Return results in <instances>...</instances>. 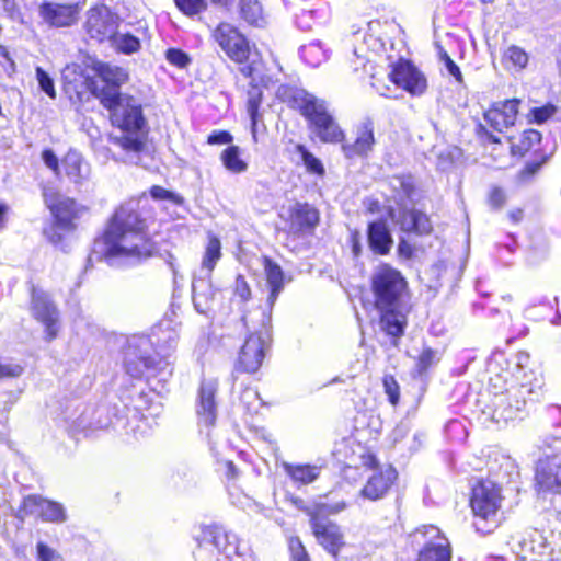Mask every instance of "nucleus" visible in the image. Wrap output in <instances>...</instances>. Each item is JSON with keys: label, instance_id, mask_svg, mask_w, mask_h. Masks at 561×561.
<instances>
[{"label": "nucleus", "instance_id": "nucleus-1", "mask_svg": "<svg viewBox=\"0 0 561 561\" xmlns=\"http://www.w3.org/2000/svg\"><path fill=\"white\" fill-rule=\"evenodd\" d=\"M102 247L104 257L112 263L116 259L141 260L152 255L153 244L145 232V221L138 213V203L129 201L113 215L103 239L96 241Z\"/></svg>", "mask_w": 561, "mask_h": 561}, {"label": "nucleus", "instance_id": "nucleus-2", "mask_svg": "<svg viewBox=\"0 0 561 561\" xmlns=\"http://www.w3.org/2000/svg\"><path fill=\"white\" fill-rule=\"evenodd\" d=\"M176 344L178 334L172 330L161 331V335L154 341L145 335L130 337L124 355L126 373L135 379H158L159 382H165L173 371L167 357L175 350Z\"/></svg>", "mask_w": 561, "mask_h": 561}, {"label": "nucleus", "instance_id": "nucleus-3", "mask_svg": "<svg viewBox=\"0 0 561 561\" xmlns=\"http://www.w3.org/2000/svg\"><path fill=\"white\" fill-rule=\"evenodd\" d=\"M101 104L108 110L112 125L119 130L111 137L113 144L126 152L131 163L138 164L147 138V122L140 102L112 89L101 96Z\"/></svg>", "mask_w": 561, "mask_h": 561}, {"label": "nucleus", "instance_id": "nucleus-4", "mask_svg": "<svg viewBox=\"0 0 561 561\" xmlns=\"http://www.w3.org/2000/svg\"><path fill=\"white\" fill-rule=\"evenodd\" d=\"M276 96L291 108L298 110L308 121L311 131L322 142H340L344 139V133L329 112L324 100L291 84H280Z\"/></svg>", "mask_w": 561, "mask_h": 561}, {"label": "nucleus", "instance_id": "nucleus-5", "mask_svg": "<svg viewBox=\"0 0 561 561\" xmlns=\"http://www.w3.org/2000/svg\"><path fill=\"white\" fill-rule=\"evenodd\" d=\"M500 376L490 378V388L493 393L492 417L496 423L522 420L533 404L543 398V378L541 376H524L520 383L502 389L497 385Z\"/></svg>", "mask_w": 561, "mask_h": 561}, {"label": "nucleus", "instance_id": "nucleus-6", "mask_svg": "<svg viewBox=\"0 0 561 561\" xmlns=\"http://www.w3.org/2000/svg\"><path fill=\"white\" fill-rule=\"evenodd\" d=\"M242 321L250 335L244 341L238 359L234 364V370L238 373L254 374L262 366L265 352L272 337V321L268 325L262 324V317L249 312L242 317Z\"/></svg>", "mask_w": 561, "mask_h": 561}, {"label": "nucleus", "instance_id": "nucleus-7", "mask_svg": "<svg viewBox=\"0 0 561 561\" xmlns=\"http://www.w3.org/2000/svg\"><path fill=\"white\" fill-rule=\"evenodd\" d=\"M371 289L377 309L402 307L408 282L401 272L388 264H381L371 275Z\"/></svg>", "mask_w": 561, "mask_h": 561}, {"label": "nucleus", "instance_id": "nucleus-8", "mask_svg": "<svg viewBox=\"0 0 561 561\" xmlns=\"http://www.w3.org/2000/svg\"><path fill=\"white\" fill-rule=\"evenodd\" d=\"M221 259V242L210 236L203 255L199 274L194 276L192 282L193 304L199 313H206L215 299L210 276L218 261Z\"/></svg>", "mask_w": 561, "mask_h": 561}, {"label": "nucleus", "instance_id": "nucleus-9", "mask_svg": "<svg viewBox=\"0 0 561 561\" xmlns=\"http://www.w3.org/2000/svg\"><path fill=\"white\" fill-rule=\"evenodd\" d=\"M535 480L539 493H561V437L545 442Z\"/></svg>", "mask_w": 561, "mask_h": 561}, {"label": "nucleus", "instance_id": "nucleus-10", "mask_svg": "<svg viewBox=\"0 0 561 561\" xmlns=\"http://www.w3.org/2000/svg\"><path fill=\"white\" fill-rule=\"evenodd\" d=\"M500 503V491L492 482L483 481L472 489L470 505L477 518L474 526L478 531L491 533L497 526Z\"/></svg>", "mask_w": 561, "mask_h": 561}, {"label": "nucleus", "instance_id": "nucleus-11", "mask_svg": "<svg viewBox=\"0 0 561 561\" xmlns=\"http://www.w3.org/2000/svg\"><path fill=\"white\" fill-rule=\"evenodd\" d=\"M411 545L419 549V561H450L448 539L434 525H424L409 535Z\"/></svg>", "mask_w": 561, "mask_h": 561}, {"label": "nucleus", "instance_id": "nucleus-12", "mask_svg": "<svg viewBox=\"0 0 561 561\" xmlns=\"http://www.w3.org/2000/svg\"><path fill=\"white\" fill-rule=\"evenodd\" d=\"M310 516V524L313 535L319 543L331 553L336 561H350L347 558L339 560V551L345 546L342 534L336 524L330 522L327 517L334 511L328 504H319L313 508H307Z\"/></svg>", "mask_w": 561, "mask_h": 561}, {"label": "nucleus", "instance_id": "nucleus-13", "mask_svg": "<svg viewBox=\"0 0 561 561\" xmlns=\"http://www.w3.org/2000/svg\"><path fill=\"white\" fill-rule=\"evenodd\" d=\"M214 38L225 54L234 62L249 60L251 46L248 38L233 25L220 23L214 31Z\"/></svg>", "mask_w": 561, "mask_h": 561}, {"label": "nucleus", "instance_id": "nucleus-14", "mask_svg": "<svg viewBox=\"0 0 561 561\" xmlns=\"http://www.w3.org/2000/svg\"><path fill=\"white\" fill-rule=\"evenodd\" d=\"M119 23L121 18L106 5L94 7L88 11L85 31L92 39L99 43L110 42Z\"/></svg>", "mask_w": 561, "mask_h": 561}, {"label": "nucleus", "instance_id": "nucleus-15", "mask_svg": "<svg viewBox=\"0 0 561 561\" xmlns=\"http://www.w3.org/2000/svg\"><path fill=\"white\" fill-rule=\"evenodd\" d=\"M388 77L392 83L411 95L423 94L427 87L424 75L407 59L401 58L393 64Z\"/></svg>", "mask_w": 561, "mask_h": 561}, {"label": "nucleus", "instance_id": "nucleus-16", "mask_svg": "<svg viewBox=\"0 0 561 561\" xmlns=\"http://www.w3.org/2000/svg\"><path fill=\"white\" fill-rule=\"evenodd\" d=\"M264 273L266 276V285L270 289V293L266 298L265 306L260 307L256 310H253L251 312L262 317L263 325H268L270 322L272 321L273 307H274L279 294L284 289L285 275H284L282 267L268 257L264 259Z\"/></svg>", "mask_w": 561, "mask_h": 561}, {"label": "nucleus", "instance_id": "nucleus-17", "mask_svg": "<svg viewBox=\"0 0 561 561\" xmlns=\"http://www.w3.org/2000/svg\"><path fill=\"white\" fill-rule=\"evenodd\" d=\"M217 392L218 381L216 379L202 380L196 401V414L201 427L209 430L216 423L218 415Z\"/></svg>", "mask_w": 561, "mask_h": 561}, {"label": "nucleus", "instance_id": "nucleus-18", "mask_svg": "<svg viewBox=\"0 0 561 561\" xmlns=\"http://www.w3.org/2000/svg\"><path fill=\"white\" fill-rule=\"evenodd\" d=\"M79 8L73 3L44 1L38 7L39 23L49 28L73 25L78 20Z\"/></svg>", "mask_w": 561, "mask_h": 561}, {"label": "nucleus", "instance_id": "nucleus-19", "mask_svg": "<svg viewBox=\"0 0 561 561\" xmlns=\"http://www.w3.org/2000/svg\"><path fill=\"white\" fill-rule=\"evenodd\" d=\"M32 312L45 327L46 339L48 341L55 339L59 330V312L46 293L33 289Z\"/></svg>", "mask_w": 561, "mask_h": 561}, {"label": "nucleus", "instance_id": "nucleus-20", "mask_svg": "<svg viewBox=\"0 0 561 561\" xmlns=\"http://www.w3.org/2000/svg\"><path fill=\"white\" fill-rule=\"evenodd\" d=\"M22 512L25 515H36L43 520L61 524L67 520V512L59 502L44 499L39 495H28L24 497Z\"/></svg>", "mask_w": 561, "mask_h": 561}, {"label": "nucleus", "instance_id": "nucleus-21", "mask_svg": "<svg viewBox=\"0 0 561 561\" xmlns=\"http://www.w3.org/2000/svg\"><path fill=\"white\" fill-rule=\"evenodd\" d=\"M519 103L518 99L495 102L484 113V121L494 131L503 133L515 124Z\"/></svg>", "mask_w": 561, "mask_h": 561}, {"label": "nucleus", "instance_id": "nucleus-22", "mask_svg": "<svg viewBox=\"0 0 561 561\" xmlns=\"http://www.w3.org/2000/svg\"><path fill=\"white\" fill-rule=\"evenodd\" d=\"M398 473L394 468L388 467L386 470L373 473L360 491V496L370 501L382 499L391 485L397 480Z\"/></svg>", "mask_w": 561, "mask_h": 561}, {"label": "nucleus", "instance_id": "nucleus-23", "mask_svg": "<svg viewBox=\"0 0 561 561\" xmlns=\"http://www.w3.org/2000/svg\"><path fill=\"white\" fill-rule=\"evenodd\" d=\"M396 221L400 225L401 230L405 232L426 234L432 230L428 217L410 207H399Z\"/></svg>", "mask_w": 561, "mask_h": 561}, {"label": "nucleus", "instance_id": "nucleus-24", "mask_svg": "<svg viewBox=\"0 0 561 561\" xmlns=\"http://www.w3.org/2000/svg\"><path fill=\"white\" fill-rule=\"evenodd\" d=\"M46 203L55 217L57 227L62 230H71L72 221L77 217L76 202L69 197L59 196L55 203L48 198H46Z\"/></svg>", "mask_w": 561, "mask_h": 561}, {"label": "nucleus", "instance_id": "nucleus-25", "mask_svg": "<svg viewBox=\"0 0 561 561\" xmlns=\"http://www.w3.org/2000/svg\"><path fill=\"white\" fill-rule=\"evenodd\" d=\"M367 239L370 250L379 255L388 254L393 243L387 224L381 220L368 225Z\"/></svg>", "mask_w": 561, "mask_h": 561}, {"label": "nucleus", "instance_id": "nucleus-26", "mask_svg": "<svg viewBox=\"0 0 561 561\" xmlns=\"http://www.w3.org/2000/svg\"><path fill=\"white\" fill-rule=\"evenodd\" d=\"M224 534L216 529H202L201 535L197 538V547L194 551L196 561H220L219 550L213 547L214 542H217L220 538H224Z\"/></svg>", "mask_w": 561, "mask_h": 561}, {"label": "nucleus", "instance_id": "nucleus-27", "mask_svg": "<svg viewBox=\"0 0 561 561\" xmlns=\"http://www.w3.org/2000/svg\"><path fill=\"white\" fill-rule=\"evenodd\" d=\"M392 198L399 207H412L414 205L415 185L411 175H394L389 181Z\"/></svg>", "mask_w": 561, "mask_h": 561}, {"label": "nucleus", "instance_id": "nucleus-28", "mask_svg": "<svg viewBox=\"0 0 561 561\" xmlns=\"http://www.w3.org/2000/svg\"><path fill=\"white\" fill-rule=\"evenodd\" d=\"M381 313L380 325L381 329L393 339V344L397 345L407 327L405 314L401 311V307L378 309Z\"/></svg>", "mask_w": 561, "mask_h": 561}, {"label": "nucleus", "instance_id": "nucleus-29", "mask_svg": "<svg viewBox=\"0 0 561 561\" xmlns=\"http://www.w3.org/2000/svg\"><path fill=\"white\" fill-rule=\"evenodd\" d=\"M95 70H96L99 77L101 78V80L105 83V85L100 90V92L98 94L100 100H101V96L105 92H107L112 89L115 92H119L118 89H119L121 84H123L128 78L127 72L123 68L117 67V66H112V65L105 64V62H99L95 66Z\"/></svg>", "mask_w": 561, "mask_h": 561}, {"label": "nucleus", "instance_id": "nucleus-30", "mask_svg": "<svg viewBox=\"0 0 561 561\" xmlns=\"http://www.w3.org/2000/svg\"><path fill=\"white\" fill-rule=\"evenodd\" d=\"M319 220L318 210L308 204H297L290 215V231L299 233L316 227Z\"/></svg>", "mask_w": 561, "mask_h": 561}, {"label": "nucleus", "instance_id": "nucleus-31", "mask_svg": "<svg viewBox=\"0 0 561 561\" xmlns=\"http://www.w3.org/2000/svg\"><path fill=\"white\" fill-rule=\"evenodd\" d=\"M285 473L293 480V482L307 485L316 481L321 472V468L312 465H296L283 462L282 465Z\"/></svg>", "mask_w": 561, "mask_h": 561}, {"label": "nucleus", "instance_id": "nucleus-32", "mask_svg": "<svg viewBox=\"0 0 561 561\" xmlns=\"http://www.w3.org/2000/svg\"><path fill=\"white\" fill-rule=\"evenodd\" d=\"M239 12L241 19L251 26L264 27L267 18L259 0H240Z\"/></svg>", "mask_w": 561, "mask_h": 561}, {"label": "nucleus", "instance_id": "nucleus-33", "mask_svg": "<svg viewBox=\"0 0 561 561\" xmlns=\"http://www.w3.org/2000/svg\"><path fill=\"white\" fill-rule=\"evenodd\" d=\"M66 175L73 183H81L87 179L89 165L83 161L82 156L77 151H69L62 160Z\"/></svg>", "mask_w": 561, "mask_h": 561}, {"label": "nucleus", "instance_id": "nucleus-34", "mask_svg": "<svg viewBox=\"0 0 561 561\" xmlns=\"http://www.w3.org/2000/svg\"><path fill=\"white\" fill-rule=\"evenodd\" d=\"M374 145V123L370 118H366L357 128V136L353 141V154L367 156Z\"/></svg>", "mask_w": 561, "mask_h": 561}, {"label": "nucleus", "instance_id": "nucleus-35", "mask_svg": "<svg viewBox=\"0 0 561 561\" xmlns=\"http://www.w3.org/2000/svg\"><path fill=\"white\" fill-rule=\"evenodd\" d=\"M203 529H216L220 533H222L225 536L224 538H220L217 542H214L213 547L216 548V550H219L220 556H225L227 559H232L234 556H239V540L236 536V534L227 531L222 526L219 525H210L205 526Z\"/></svg>", "mask_w": 561, "mask_h": 561}, {"label": "nucleus", "instance_id": "nucleus-36", "mask_svg": "<svg viewBox=\"0 0 561 561\" xmlns=\"http://www.w3.org/2000/svg\"><path fill=\"white\" fill-rule=\"evenodd\" d=\"M301 59L311 67H318L328 58L327 50L318 41L300 47Z\"/></svg>", "mask_w": 561, "mask_h": 561}, {"label": "nucleus", "instance_id": "nucleus-37", "mask_svg": "<svg viewBox=\"0 0 561 561\" xmlns=\"http://www.w3.org/2000/svg\"><path fill=\"white\" fill-rule=\"evenodd\" d=\"M220 159L225 168L232 173H242L248 168L247 162L240 157V149L238 146L227 147L221 152Z\"/></svg>", "mask_w": 561, "mask_h": 561}, {"label": "nucleus", "instance_id": "nucleus-38", "mask_svg": "<svg viewBox=\"0 0 561 561\" xmlns=\"http://www.w3.org/2000/svg\"><path fill=\"white\" fill-rule=\"evenodd\" d=\"M110 44L117 51L126 55L136 53L140 48V41L138 37L131 35L130 33L119 34L117 31L111 38Z\"/></svg>", "mask_w": 561, "mask_h": 561}, {"label": "nucleus", "instance_id": "nucleus-39", "mask_svg": "<svg viewBox=\"0 0 561 561\" xmlns=\"http://www.w3.org/2000/svg\"><path fill=\"white\" fill-rule=\"evenodd\" d=\"M506 65H511L516 71L524 70L529 61L528 54L517 45H510L503 56Z\"/></svg>", "mask_w": 561, "mask_h": 561}, {"label": "nucleus", "instance_id": "nucleus-40", "mask_svg": "<svg viewBox=\"0 0 561 561\" xmlns=\"http://www.w3.org/2000/svg\"><path fill=\"white\" fill-rule=\"evenodd\" d=\"M262 89L259 85L252 84L248 90L247 111L251 119L252 128L256 126L260 118L259 108L262 103Z\"/></svg>", "mask_w": 561, "mask_h": 561}, {"label": "nucleus", "instance_id": "nucleus-41", "mask_svg": "<svg viewBox=\"0 0 561 561\" xmlns=\"http://www.w3.org/2000/svg\"><path fill=\"white\" fill-rule=\"evenodd\" d=\"M439 359L440 357L438 351H435L431 347L423 348L416 360V374L420 377L424 376L431 367L439 362Z\"/></svg>", "mask_w": 561, "mask_h": 561}, {"label": "nucleus", "instance_id": "nucleus-42", "mask_svg": "<svg viewBox=\"0 0 561 561\" xmlns=\"http://www.w3.org/2000/svg\"><path fill=\"white\" fill-rule=\"evenodd\" d=\"M508 543L511 545L512 550L524 560L529 557V551L536 550V548L530 545V540L527 536V529L524 533L512 535Z\"/></svg>", "mask_w": 561, "mask_h": 561}, {"label": "nucleus", "instance_id": "nucleus-43", "mask_svg": "<svg viewBox=\"0 0 561 561\" xmlns=\"http://www.w3.org/2000/svg\"><path fill=\"white\" fill-rule=\"evenodd\" d=\"M175 7L185 16L194 18L207 11V0H174Z\"/></svg>", "mask_w": 561, "mask_h": 561}, {"label": "nucleus", "instance_id": "nucleus-44", "mask_svg": "<svg viewBox=\"0 0 561 561\" xmlns=\"http://www.w3.org/2000/svg\"><path fill=\"white\" fill-rule=\"evenodd\" d=\"M296 150L300 153L301 160L309 173L317 175L324 174V167L322 162L317 157H314L304 145H297Z\"/></svg>", "mask_w": 561, "mask_h": 561}, {"label": "nucleus", "instance_id": "nucleus-45", "mask_svg": "<svg viewBox=\"0 0 561 561\" xmlns=\"http://www.w3.org/2000/svg\"><path fill=\"white\" fill-rule=\"evenodd\" d=\"M557 113V106L547 103L542 106L531 107L527 115L528 122L531 124H543Z\"/></svg>", "mask_w": 561, "mask_h": 561}, {"label": "nucleus", "instance_id": "nucleus-46", "mask_svg": "<svg viewBox=\"0 0 561 561\" xmlns=\"http://www.w3.org/2000/svg\"><path fill=\"white\" fill-rule=\"evenodd\" d=\"M540 141L541 133L536 129H527L523 133L519 144L513 146V150L522 153L528 151L534 145Z\"/></svg>", "mask_w": 561, "mask_h": 561}, {"label": "nucleus", "instance_id": "nucleus-47", "mask_svg": "<svg viewBox=\"0 0 561 561\" xmlns=\"http://www.w3.org/2000/svg\"><path fill=\"white\" fill-rule=\"evenodd\" d=\"M35 73L41 90L50 99H55L56 90L53 78L42 67H36Z\"/></svg>", "mask_w": 561, "mask_h": 561}, {"label": "nucleus", "instance_id": "nucleus-48", "mask_svg": "<svg viewBox=\"0 0 561 561\" xmlns=\"http://www.w3.org/2000/svg\"><path fill=\"white\" fill-rule=\"evenodd\" d=\"M385 392L392 405H396L400 399V387L392 375H385L382 380Z\"/></svg>", "mask_w": 561, "mask_h": 561}, {"label": "nucleus", "instance_id": "nucleus-49", "mask_svg": "<svg viewBox=\"0 0 561 561\" xmlns=\"http://www.w3.org/2000/svg\"><path fill=\"white\" fill-rule=\"evenodd\" d=\"M527 536L530 540V545H533L536 550L529 551L530 556H542L546 550V539L541 531L535 528L527 529Z\"/></svg>", "mask_w": 561, "mask_h": 561}, {"label": "nucleus", "instance_id": "nucleus-50", "mask_svg": "<svg viewBox=\"0 0 561 561\" xmlns=\"http://www.w3.org/2000/svg\"><path fill=\"white\" fill-rule=\"evenodd\" d=\"M358 450L353 449V455L357 454L359 459V465L366 467L368 469H373L378 466V460L376 455L371 451L370 448H366L358 444Z\"/></svg>", "mask_w": 561, "mask_h": 561}, {"label": "nucleus", "instance_id": "nucleus-51", "mask_svg": "<svg viewBox=\"0 0 561 561\" xmlns=\"http://www.w3.org/2000/svg\"><path fill=\"white\" fill-rule=\"evenodd\" d=\"M165 58L171 65L180 68L186 67L191 61L188 55L178 48H169L165 53Z\"/></svg>", "mask_w": 561, "mask_h": 561}, {"label": "nucleus", "instance_id": "nucleus-52", "mask_svg": "<svg viewBox=\"0 0 561 561\" xmlns=\"http://www.w3.org/2000/svg\"><path fill=\"white\" fill-rule=\"evenodd\" d=\"M150 195L152 196V198L158 201H171L174 204H182L183 202V198L180 195L158 185L151 187Z\"/></svg>", "mask_w": 561, "mask_h": 561}, {"label": "nucleus", "instance_id": "nucleus-53", "mask_svg": "<svg viewBox=\"0 0 561 561\" xmlns=\"http://www.w3.org/2000/svg\"><path fill=\"white\" fill-rule=\"evenodd\" d=\"M552 310V307L547 302H541L537 306H531L525 309V317L531 320L545 319Z\"/></svg>", "mask_w": 561, "mask_h": 561}, {"label": "nucleus", "instance_id": "nucleus-54", "mask_svg": "<svg viewBox=\"0 0 561 561\" xmlns=\"http://www.w3.org/2000/svg\"><path fill=\"white\" fill-rule=\"evenodd\" d=\"M23 370L20 364L0 360V380L19 377Z\"/></svg>", "mask_w": 561, "mask_h": 561}, {"label": "nucleus", "instance_id": "nucleus-55", "mask_svg": "<svg viewBox=\"0 0 561 561\" xmlns=\"http://www.w3.org/2000/svg\"><path fill=\"white\" fill-rule=\"evenodd\" d=\"M289 550L293 561H311L302 542L299 538H291L289 542Z\"/></svg>", "mask_w": 561, "mask_h": 561}, {"label": "nucleus", "instance_id": "nucleus-56", "mask_svg": "<svg viewBox=\"0 0 561 561\" xmlns=\"http://www.w3.org/2000/svg\"><path fill=\"white\" fill-rule=\"evenodd\" d=\"M506 203V194L503 188L493 186L489 193V204L494 209H501Z\"/></svg>", "mask_w": 561, "mask_h": 561}, {"label": "nucleus", "instance_id": "nucleus-57", "mask_svg": "<svg viewBox=\"0 0 561 561\" xmlns=\"http://www.w3.org/2000/svg\"><path fill=\"white\" fill-rule=\"evenodd\" d=\"M234 294L242 300L247 301L251 297V289L245 280V278L241 275H238L234 282Z\"/></svg>", "mask_w": 561, "mask_h": 561}, {"label": "nucleus", "instance_id": "nucleus-58", "mask_svg": "<svg viewBox=\"0 0 561 561\" xmlns=\"http://www.w3.org/2000/svg\"><path fill=\"white\" fill-rule=\"evenodd\" d=\"M440 58L444 61L449 75L453 76L458 82H462V73L459 67L448 56V54L446 51L442 53Z\"/></svg>", "mask_w": 561, "mask_h": 561}, {"label": "nucleus", "instance_id": "nucleus-59", "mask_svg": "<svg viewBox=\"0 0 561 561\" xmlns=\"http://www.w3.org/2000/svg\"><path fill=\"white\" fill-rule=\"evenodd\" d=\"M545 160L541 161H529L525 164L523 170L519 172V176L522 180H528L534 176L542 167Z\"/></svg>", "mask_w": 561, "mask_h": 561}, {"label": "nucleus", "instance_id": "nucleus-60", "mask_svg": "<svg viewBox=\"0 0 561 561\" xmlns=\"http://www.w3.org/2000/svg\"><path fill=\"white\" fill-rule=\"evenodd\" d=\"M42 159L47 168L58 173L59 160L51 149H45L42 152Z\"/></svg>", "mask_w": 561, "mask_h": 561}, {"label": "nucleus", "instance_id": "nucleus-61", "mask_svg": "<svg viewBox=\"0 0 561 561\" xmlns=\"http://www.w3.org/2000/svg\"><path fill=\"white\" fill-rule=\"evenodd\" d=\"M232 141V136L225 130L214 131L208 136L207 142L210 145H226Z\"/></svg>", "mask_w": 561, "mask_h": 561}, {"label": "nucleus", "instance_id": "nucleus-62", "mask_svg": "<svg viewBox=\"0 0 561 561\" xmlns=\"http://www.w3.org/2000/svg\"><path fill=\"white\" fill-rule=\"evenodd\" d=\"M37 556L41 561H51L55 557V551L43 542L37 543Z\"/></svg>", "mask_w": 561, "mask_h": 561}, {"label": "nucleus", "instance_id": "nucleus-63", "mask_svg": "<svg viewBox=\"0 0 561 561\" xmlns=\"http://www.w3.org/2000/svg\"><path fill=\"white\" fill-rule=\"evenodd\" d=\"M4 12L11 18L15 19L20 15L15 0H1Z\"/></svg>", "mask_w": 561, "mask_h": 561}, {"label": "nucleus", "instance_id": "nucleus-64", "mask_svg": "<svg viewBox=\"0 0 561 561\" xmlns=\"http://www.w3.org/2000/svg\"><path fill=\"white\" fill-rule=\"evenodd\" d=\"M548 412L551 416L552 424L554 426H561V407L560 405H550L548 408Z\"/></svg>", "mask_w": 561, "mask_h": 561}]
</instances>
